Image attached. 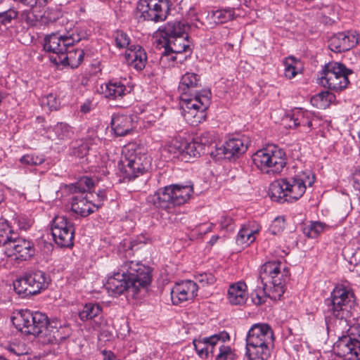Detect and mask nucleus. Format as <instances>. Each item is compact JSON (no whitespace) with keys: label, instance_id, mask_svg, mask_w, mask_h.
<instances>
[{"label":"nucleus","instance_id":"f257e3e1","mask_svg":"<svg viewBox=\"0 0 360 360\" xmlns=\"http://www.w3.org/2000/svg\"><path fill=\"white\" fill-rule=\"evenodd\" d=\"M89 36L86 25L68 23L64 30L52 32L44 37V49L46 52L52 53L49 58L55 65L76 68L83 61L84 50L77 49L68 51V49L82 40L87 39Z\"/></svg>","mask_w":360,"mask_h":360},{"label":"nucleus","instance_id":"f03ea898","mask_svg":"<svg viewBox=\"0 0 360 360\" xmlns=\"http://www.w3.org/2000/svg\"><path fill=\"white\" fill-rule=\"evenodd\" d=\"M156 46L164 49L161 60L183 63L193 53L191 42L188 40L186 26L180 21L168 22L159 30Z\"/></svg>","mask_w":360,"mask_h":360},{"label":"nucleus","instance_id":"7ed1b4c3","mask_svg":"<svg viewBox=\"0 0 360 360\" xmlns=\"http://www.w3.org/2000/svg\"><path fill=\"white\" fill-rule=\"evenodd\" d=\"M151 278L148 266L139 262L126 261L108 278L105 287L110 296L117 297L129 289L137 292L140 288L150 284Z\"/></svg>","mask_w":360,"mask_h":360},{"label":"nucleus","instance_id":"20e7f679","mask_svg":"<svg viewBox=\"0 0 360 360\" xmlns=\"http://www.w3.org/2000/svg\"><path fill=\"white\" fill-rule=\"evenodd\" d=\"M314 175L310 171L298 173L293 176L281 178L271 184V198L278 202H294L300 199L307 188L314 183Z\"/></svg>","mask_w":360,"mask_h":360},{"label":"nucleus","instance_id":"39448f33","mask_svg":"<svg viewBox=\"0 0 360 360\" xmlns=\"http://www.w3.org/2000/svg\"><path fill=\"white\" fill-rule=\"evenodd\" d=\"M275 335L266 323L252 325L245 338V355L248 360H267L274 348Z\"/></svg>","mask_w":360,"mask_h":360},{"label":"nucleus","instance_id":"423d86ee","mask_svg":"<svg viewBox=\"0 0 360 360\" xmlns=\"http://www.w3.org/2000/svg\"><path fill=\"white\" fill-rule=\"evenodd\" d=\"M151 158L145 149L136 144L124 147L117 164V174L124 181H130L143 174L150 167Z\"/></svg>","mask_w":360,"mask_h":360},{"label":"nucleus","instance_id":"0eeeda50","mask_svg":"<svg viewBox=\"0 0 360 360\" xmlns=\"http://www.w3.org/2000/svg\"><path fill=\"white\" fill-rule=\"evenodd\" d=\"M289 270L278 260L269 261L260 268L258 280L262 284L266 296L273 300H280L289 279Z\"/></svg>","mask_w":360,"mask_h":360},{"label":"nucleus","instance_id":"6e6552de","mask_svg":"<svg viewBox=\"0 0 360 360\" xmlns=\"http://www.w3.org/2000/svg\"><path fill=\"white\" fill-rule=\"evenodd\" d=\"M354 302V293L343 285L335 287L330 297L324 301L326 318H334L342 326H348L350 309Z\"/></svg>","mask_w":360,"mask_h":360},{"label":"nucleus","instance_id":"1a4fd4ad","mask_svg":"<svg viewBox=\"0 0 360 360\" xmlns=\"http://www.w3.org/2000/svg\"><path fill=\"white\" fill-rule=\"evenodd\" d=\"M193 193V185L171 184L159 188L149 200L156 208L172 212L175 207L187 202Z\"/></svg>","mask_w":360,"mask_h":360},{"label":"nucleus","instance_id":"9d476101","mask_svg":"<svg viewBox=\"0 0 360 360\" xmlns=\"http://www.w3.org/2000/svg\"><path fill=\"white\" fill-rule=\"evenodd\" d=\"M94 181L87 176L81 177L76 183L67 185V191L72 194L71 210L82 217L93 213L96 209L93 204L94 194L91 189L94 187Z\"/></svg>","mask_w":360,"mask_h":360},{"label":"nucleus","instance_id":"9b49d317","mask_svg":"<svg viewBox=\"0 0 360 360\" xmlns=\"http://www.w3.org/2000/svg\"><path fill=\"white\" fill-rule=\"evenodd\" d=\"M32 322L26 334L39 337L51 336L56 340L64 339L70 334V328L57 319L51 321L46 314L39 312H33Z\"/></svg>","mask_w":360,"mask_h":360},{"label":"nucleus","instance_id":"f8f14e48","mask_svg":"<svg viewBox=\"0 0 360 360\" xmlns=\"http://www.w3.org/2000/svg\"><path fill=\"white\" fill-rule=\"evenodd\" d=\"M255 166L266 174H278L286 165L285 152L275 145L258 150L252 156Z\"/></svg>","mask_w":360,"mask_h":360},{"label":"nucleus","instance_id":"ddd939ff","mask_svg":"<svg viewBox=\"0 0 360 360\" xmlns=\"http://www.w3.org/2000/svg\"><path fill=\"white\" fill-rule=\"evenodd\" d=\"M51 281L49 276L40 270L26 273L13 281V289L21 297H27L46 290Z\"/></svg>","mask_w":360,"mask_h":360},{"label":"nucleus","instance_id":"4468645a","mask_svg":"<svg viewBox=\"0 0 360 360\" xmlns=\"http://www.w3.org/2000/svg\"><path fill=\"white\" fill-rule=\"evenodd\" d=\"M204 95H195L193 98L181 99V114L191 125L197 126L206 118L205 110L210 103L209 91H204Z\"/></svg>","mask_w":360,"mask_h":360},{"label":"nucleus","instance_id":"2eb2a0df","mask_svg":"<svg viewBox=\"0 0 360 360\" xmlns=\"http://www.w3.org/2000/svg\"><path fill=\"white\" fill-rule=\"evenodd\" d=\"M170 7V0H139L136 17L139 21L163 22L169 13Z\"/></svg>","mask_w":360,"mask_h":360},{"label":"nucleus","instance_id":"dca6fc26","mask_svg":"<svg viewBox=\"0 0 360 360\" xmlns=\"http://www.w3.org/2000/svg\"><path fill=\"white\" fill-rule=\"evenodd\" d=\"M352 70L340 63L331 62L326 64L320 77V84L324 87L338 91L345 89L348 84V75Z\"/></svg>","mask_w":360,"mask_h":360},{"label":"nucleus","instance_id":"f3484780","mask_svg":"<svg viewBox=\"0 0 360 360\" xmlns=\"http://www.w3.org/2000/svg\"><path fill=\"white\" fill-rule=\"evenodd\" d=\"M51 232L55 243L60 248H72L74 245V224L63 215H56L51 222Z\"/></svg>","mask_w":360,"mask_h":360},{"label":"nucleus","instance_id":"a211bd4d","mask_svg":"<svg viewBox=\"0 0 360 360\" xmlns=\"http://www.w3.org/2000/svg\"><path fill=\"white\" fill-rule=\"evenodd\" d=\"M360 347V325L353 324L345 331L333 345L335 354L345 359Z\"/></svg>","mask_w":360,"mask_h":360},{"label":"nucleus","instance_id":"6ab92c4d","mask_svg":"<svg viewBox=\"0 0 360 360\" xmlns=\"http://www.w3.org/2000/svg\"><path fill=\"white\" fill-rule=\"evenodd\" d=\"M4 252L8 257L15 256L17 259L27 261L35 255L36 249L32 240L18 236L16 233Z\"/></svg>","mask_w":360,"mask_h":360},{"label":"nucleus","instance_id":"aec40b11","mask_svg":"<svg viewBox=\"0 0 360 360\" xmlns=\"http://www.w3.org/2000/svg\"><path fill=\"white\" fill-rule=\"evenodd\" d=\"M198 290V284L191 280L176 283L170 292L172 304L179 305L182 302L193 300L197 296Z\"/></svg>","mask_w":360,"mask_h":360},{"label":"nucleus","instance_id":"412c9836","mask_svg":"<svg viewBox=\"0 0 360 360\" xmlns=\"http://www.w3.org/2000/svg\"><path fill=\"white\" fill-rule=\"evenodd\" d=\"M229 340V335L226 331L220 332L207 338L193 340L194 347L201 358H207L209 354H214L219 343Z\"/></svg>","mask_w":360,"mask_h":360},{"label":"nucleus","instance_id":"4be33fe9","mask_svg":"<svg viewBox=\"0 0 360 360\" xmlns=\"http://www.w3.org/2000/svg\"><path fill=\"white\" fill-rule=\"evenodd\" d=\"M359 41V36L356 31L339 32L330 37L328 48L335 53H341L356 46Z\"/></svg>","mask_w":360,"mask_h":360},{"label":"nucleus","instance_id":"5701e85b","mask_svg":"<svg viewBox=\"0 0 360 360\" xmlns=\"http://www.w3.org/2000/svg\"><path fill=\"white\" fill-rule=\"evenodd\" d=\"M136 117L131 115L115 113L111 118L110 127L117 136L130 134L136 128Z\"/></svg>","mask_w":360,"mask_h":360},{"label":"nucleus","instance_id":"b1692460","mask_svg":"<svg viewBox=\"0 0 360 360\" xmlns=\"http://www.w3.org/2000/svg\"><path fill=\"white\" fill-rule=\"evenodd\" d=\"M127 79H112L101 86V92L109 100L122 98L131 89L127 87Z\"/></svg>","mask_w":360,"mask_h":360},{"label":"nucleus","instance_id":"393cba45","mask_svg":"<svg viewBox=\"0 0 360 360\" xmlns=\"http://www.w3.org/2000/svg\"><path fill=\"white\" fill-rule=\"evenodd\" d=\"M200 86V77L193 72H186L181 78L179 91L181 99L193 98L195 95H202L195 89Z\"/></svg>","mask_w":360,"mask_h":360},{"label":"nucleus","instance_id":"a878e982","mask_svg":"<svg viewBox=\"0 0 360 360\" xmlns=\"http://www.w3.org/2000/svg\"><path fill=\"white\" fill-rule=\"evenodd\" d=\"M314 119L313 113L310 111L295 108L292 110L290 116V121L292 124H290L289 127H300L301 131L307 133L311 130Z\"/></svg>","mask_w":360,"mask_h":360},{"label":"nucleus","instance_id":"bb28decb","mask_svg":"<svg viewBox=\"0 0 360 360\" xmlns=\"http://www.w3.org/2000/svg\"><path fill=\"white\" fill-rule=\"evenodd\" d=\"M125 58L130 65L137 71L143 70L147 63V54L139 45L131 46L129 51H126Z\"/></svg>","mask_w":360,"mask_h":360},{"label":"nucleus","instance_id":"cd10ccee","mask_svg":"<svg viewBox=\"0 0 360 360\" xmlns=\"http://www.w3.org/2000/svg\"><path fill=\"white\" fill-rule=\"evenodd\" d=\"M248 141L245 137H233L227 140L219 150L229 158L244 153L248 149Z\"/></svg>","mask_w":360,"mask_h":360},{"label":"nucleus","instance_id":"c85d7f7f","mask_svg":"<svg viewBox=\"0 0 360 360\" xmlns=\"http://www.w3.org/2000/svg\"><path fill=\"white\" fill-rule=\"evenodd\" d=\"M247 285L244 282H238L230 285L228 290L229 302L233 305H241L248 299Z\"/></svg>","mask_w":360,"mask_h":360},{"label":"nucleus","instance_id":"c756f323","mask_svg":"<svg viewBox=\"0 0 360 360\" xmlns=\"http://www.w3.org/2000/svg\"><path fill=\"white\" fill-rule=\"evenodd\" d=\"M259 229L255 223H248L242 226L240 229L236 242L239 245H248L255 240V234L259 232Z\"/></svg>","mask_w":360,"mask_h":360},{"label":"nucleus","instance_id":"7c9ffc66","mask_svg":"<svg viewBox=\"0 0 360 360\" xmlns=\"http://www.w3.org/2000/svg\"><path fill=\"white\" fill-rule=\"evenodd\" d=\"M32 316L33 311L29 309H21L12 318L13 324L18 330L26 334V330H29L32 322Z\"/></svg>","mask_w":360,"mask_h":360},{"label":"nucleus","instance_id":"2f4dec72","mask_svg":"<svg viewBox=\"0 0 360 360\" xmlns=\"http://www.w3.org/2000/svg\"><path fill=\"white\" fill-rule=\"evenodd\" d=\"M183 143H184V139L180 137L174 138L165 145L163 152L167 153L172 156H169L168 158H177L182 160V157H184V148H185Z\"/></svg>","mask_w":360,"mask_h":360},{"label":"nucleus","instance_id":"473e14b6","mask_svg":"<svg viewBox=\"0 0 360 360\" xmlns=\"http://www.w3.org/2000/svg\"><path fill=\"white\" fill-rule=\"evenodd\" d=\"M102 312V307L97 303L89 302L79 311V317L82 321L92 320Z\"/></svg>","mask_w":360,"mask_h":360},{"label":"nucleus","instance_id":"72a5a7b5","mask_svg":"<svg viewBox=\"0 0 360 360\" xmlns=\"http://www.w3.org/2000/svg\"><path fill=\"white\" fill-rule=\"evenodd\" d=\"M15 234L9 223L6 219H0V247L4 250Z\"/></svg>","mask_w":360,"mask_h":360},{"label":"nucleus","instance_id":"f704fd0d","mask_svg":"<svg viewBox=\"0 0 360 360\" xmlns=\"http://www.w3.org/2000/svg\"><path fill=\"white\" fill-rule=\"evenodd\" d=\"M335 99V96L328 91H321L311 98V103L319 109H326Z\"/></svg>","mask_w":360,"mask_h":360},{"label":"nucleus","instance_id":"c9c22d12","mask_svg":"<svg viewBox=\"0 0 360 360\" xmlns=\"http://www.w3.org/2000/svg\"><path fill=\"white\" fill-rule=\"evenodd\" d=\"M183 144L185 146V148H184V157H182V160L186 162L189 161V158H195L200 155L202 150V146L198 141H196L195 139L190 142L184 140V143H183Z\"/></svg>","mask_w":360,"mask_h":360},{"label":"nucleus","instance_id":"e433bc0d","mask_svg":"<svg viewBox=\"0 0 360 360\" xmlns=\"http://www.w3.org/2000/svg\"><path fill=\"white\" fill-rule=\"evenodd\" d=\"M235 11L232 8H225L212 11V18L217 24H223L233 20Z\"/></svg>","mask_w":360,"mask_h":360},{"label":"nucleus","instance_id":"4c0bfd02","mask_svg":"<svg viewBox=\"0 0 360 360\" xmlns=\"http://www.w3.org/2000/svg\"><path fill=\"white\" fill-rule=\"evenodd\" d=\"M330 226L321 221H313L307 226L304 229V233L311 238L318 237L321 233L328 231Z\"/></svg>","mask_w":360,"mask_h":360},{"label":"nucleus","instance_id":"58836bf2","mask_svg":"<svg viewBox=\"0 0 360 360\" xmlns=\"http://www.w3.org/2000/svg\"><path fill=\"white\" fill-rule=\"evenodd\" d=\"M53 132L56 139L60 141L70 139L74 134L70 126L66 123L60 122L55 125L53 128Z\"/></svg>","mask_w":360,"mask_h":360},{"label":"nucleus","instance_id":"ea45409f","mask_svg":"<svg viewBox=\"0 0 360 360\" xmlns=\"http://www.w3.org/2000/svg\"><path fill=\"white\" fill-rule=\"evenodd\" d=\"M114 41L117 48L119 49H126L127 51H129V48H131V46H136L135 44H131L130 36L122 30L115 32Z\"/></svg>","mask_w":360,"mask_h":360},{"label":"nucleus","instance_id":"a19ab883","mask_svg":"<svg viewBox=\"0 0 360 360\" xmlns=\"http://www.w3.org/2000/svg\"><path fill=\"white\" fill-rule=\"evenodd\" d=\"M218 353L215 356V360H236L237 354L230 346L224 345V342L219 343Z\"/></svg>","mask_w":360,"mask_h":360},{"label":"nucleus","instance_id":"79ce46f5","mask_svg":"<svg viewBox=\"0 0 360 360\" xmlns=\"http://www.w3.org/2000/svg\"><path fill=\"white\" fill-rule=\"evenodd\" d=\"M41 15L37 14L32 8L23 11L20 14V19L28 26H37Z\"/></svg>","mask_w":360,"mask_h":360},{"label":"nucleus","instance_id":"37998d69","mask_svg":"<svg viewBox=\"0 0 360 360\" xmlns=\"http://www.w3.org/2000/svg\"><path fill=\"white\" fill-rule=\"evenodd\" d=\"M45 161L44 155L27 154L21 157L20 162L25 165L36 166L41 165Z\"/></svg>","mask_w":360,"mask_h":360},{"label":"nucleus","instance_id":"c03bdc74","mask_svg":"<svg viewBox=\"0 0 360 360\" xmlns=\"http://www.w3.org/2000/svg\"><path fill=\"white\" fill-rule=\"evenodd\" d=\"M18 16V12L13 8L5 11L0 12V24L6 25L16 19Z\"/></svg>","mask_w":360,"mask_h":360},{"label":"nucleus","instance_id":"a18cd8bd","mask_svg":"<svg viewBox=\"0 0 360 360\" xmlns=\"http://www.w3.org/2000/svg\"><path fill=\"white\" fill-rule=\"evenodd\" d=\"M195 283H198L202 287L214 283L216 278L215 276L210 272H203L198 274L195 276Z\"/></svg>","mask_w":360,"mask_h":360},{"label":"nucleus","instance_id":"49530a36","mask_svg":"<svg viewBox=\"0 0 360 360\" xmlns=\"http://www.w3.org/2000/svg\"><path fill=\"white\" fill-rule=\"evenodd\" d=\"M294 63L295 60L293 57H289L287 58L284 63V74L285 77L289 79L294 78L297 74V70Z\"/></svg>","mask_w":360,"mask_h":360},{"label":"nucleus","instance_id":"de8ad7c7","mask_svg":"<svg viewBox=\"0 0 360 360\" xmlns=\"http://www.w3.org/2000/svg\"><path fill=\"white\" fill-rule=\"evenodd\" d=\"M216 139L214 131H205L198 136L195 139L203 147V146L211 144Z\"/></svg>","mask_w":360,"mask_h":360},{"label":"nucleus","instance_id":"09e8293b","mask_svg":"<svg viewBox=\"0 0 360 360\" xmlns=\"http://www.w3.org/2000/svg\"><path fill=\"white\" fill-rule=\"evenodd\" d=\"M285 227V219L283 217H277L271 222L269 227V232L273 235L280 233Z\"/></svg>","mask_w":360,"mask_h":360},{"label":"nucleus","instance_id":"8fccbe9b","mask_svg":"<svg viewBox=\"0 0 360 360\" xmlns=\"http://www.w3.org/2000/svg\"><path fill=\"white\" fill-rule=\"evenodd\" d=\"M89 150V143L86 141H80L79 143L72 148V153L76 157L83 158L88 154Z\"/></svg>","mask_w":360,"mask_h":360},{"label":"nucleus","instance_id":"3c124183","mask_svg":"<svg viewBox=\"0 0 360 360\" xmlns=\"http://www.w3.org/2000/svg\"><path fill=\"white\" fill-rule=\"evenodd\" d=\"M219 226L221 230L233 231L235 228L233 219L227 215H222L219 219Z\"/></svg>","mask_w":360,"mask_h":360},{"label":"nucleus","instance_id":"603ef678","mask_svg":"<svg viewBox=\"0 0 360 360\" xmlns=\"http://www.w3.org/2000/svg\"><path fill=\"white\" fill-rule=\"evenodd\" d=\"M350 255L349 263L354 266L360 267V238L357 240L356 248Z\"/></svg>","mask_w":360,"mask_h":360},{"label":"nucleus","instance_id":"864d4df0","mask_svg":"<svg viewBox=\"0 0 360 360\" xmlns=\"http://www.w3.org/2000/svg\"><path fill=\"white\" fill-rule=\"evenodd\" d=\"M16 222L18 227L25 231L29 229L32 224V220L25 215L18 217Z\"/></svg>","mask_w":360,"mask_h":360},{"label":"nucleus","instance_id":"5fc2aeb1","mask_svg":"<svg viewBox=\"0 0 360 360\" xmlns=\"http://www.w3.org/2000/svg\"><path fill=\"white\" fill-rule=\"evenodd\" d=\"M96 199H93L94 206L96 210L101 207L103 205V202L106 200L107 195L105 189L99 190L98 193H96Z\"/></svg>","mask_w":360,"mask_h":360},{"label":"nucleus","instance_id":"6e6d98bb","mask_svg":"<svg viewBox=\"0 0 360 360\" xmlns=\"http://www.w3.org/2000/svg\"><path fill=\"white\" fill-rule=\"evenodd\" d=\"M8 350L11 353L15 354L16 356H20L27 353L26 352H24L22 349H20V348L18 345L14 344L11 345L8 347Z\"/></svg>","mask_w":360,"mask_h":360},{"label":"nucleus","instance_id":"4d7b16f0","mask_svg":"<svg viewBox=\"0 0 360 360\" xmlns=\"http://www.w3.org/2000/svg\"><path fill=\"white\" fill-rule=\"evenodd\" d=\"M92 103L89 100H86L80 106V111L84 114L88 113L91 110Z\"/></svg>","mask_w":360,"mask_h":360},{"label":"nucleus","instance_id":"13d9d810","mask_svg":"<svg viewBox=\"0 0 360 360\" xmlns=\"http://www.w3.org/2000/svg\"><path fill=\"white\" fill-rule=\"evenodd\" d=\"M103 360H120L111 351L103 350Z\"/></svg>","mask_w":360,"mask_h":360},{"label":"nucleus","instance_id":"bf43d9fd","mask_svg":"<svg viewBox=\"0 0 360 360\" xmlns=\"http://www.w3.org/2000/svg\"><path fill=\"white\" fill-rule=\"evenodd\" d=\"M345 360H360V346L359 349L351 353Z\"/></svg>","mask_w":360,"mask_h":360},{"label":"nucleus","instance_id":"052dcab7","mask_svg":"<svg viewBox=\"0 0 360 360\" xmlns=\"http://www.w3.org/2000/svg\"><path fill=\"white\" fill-rule=\"evenodd\" d=\"M18 2H20L25 6H30L31 8L35 6L38 3V0H15Z\"/></svg>","mask_w":360,"mask_h":360},{"label":"nucleus","instance_id":"680f3d73","mask_svg":"<svg viewBox=\"0 0 360 360\" xmlns=\"http://www.w3.org/2000/svg\"><path fill=\"white\" fill-rule=\"evenodd\" d=\"M47 104L50 106L51 108H57V103H51V101H54L56 98L52 94H50L47 96Z\"/></svg>","mask_w":360,"mask_h":360},{"label":"nucleus","instance_id":"e2e57ef3","mask_svg":"<svg viewBox=\"0 0 360 360\" xmlns=\"http://www.w3.org/2000/svg\"><path fill=\"white\" fill-rule=\"evenodd\" d=\"M252 300H253L254 303L256 304H261L262 303H263L264 302L263 298L257 294L256 295L255 297H252Z\"/></svg>","mask_w":360,"mask_h":360},{"label":"nucleus","instance_id":"0e129e2a","mask_svg":"<svg viewBox=\"0 0 360 360\" xmlns=\"http://www.w3.org/2000/svg\"><path fill=\"white\" fill-rule=\"evenodd\" d=\"M219 236H217V235H214V236H212L211 237V238H210V240L209 243H210L211 245H214V244L217 242V240H218V239H219Z\"/></svg>","mask_w":360,"mask_h":360},{"label":"nucleus","instance_id":"69168bd1","mask_svg":"<svg viewBox=\"0 0 360 360\" xmlns=\"http://www.w3.org/2000/svg\"><path fill=\"white\" fill-rule=\"evenodd\" d=\"M213 226H214V224H208V225L205 227V230H204V233H208V232H210V231L212 230Z\"/></svg>","mask_w":360,"mask_h":360},{"label":"nucleus","instance_id":"338daca9","mask_svg":"<svg viewBox=\"0 0 360 360\" xmlns=\"http://www.w3.org/2000/svg\"><path fill=\"white\" fill-rule=\"evenodd\" d=\"M4 195L1 191H0V204L4 201Z\"/></svg>","mask_w":360,"mask_h":360},{"label":"nucleus","instance_id":"774afa93","mask_svg":"<svg viewBox=\"0 0 360 360\" xmlns=\"http://www.w3.org/2000/svg\"><path fill=\"white\" fill-rule=\"evenodd\" d=\"M39 3L38 4H41V3H46L47 2V0H38Z\"/></svg>","mask_w":360,"mask_h":360}]
</instances>
